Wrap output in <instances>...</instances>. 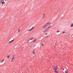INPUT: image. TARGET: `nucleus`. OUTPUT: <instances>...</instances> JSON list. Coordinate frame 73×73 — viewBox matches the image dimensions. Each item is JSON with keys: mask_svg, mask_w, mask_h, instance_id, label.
Returning a JSON list of instances; mask_svg holds the SVG:
<instances>
[{"mask_svg": "<svg viewBox=\"0 0 73 73\" xmlns=\"http://www.w3.org/2000/svg\"><path fill=\"white\" fill-rule=\"evenodd\" d=\"M4 0H1L0 3L2 4H4L5 2H4Z\"/></svg>", "mask_w": 73, "mask_h": 73, "instance_id": "f257e3e1", "label": "nucleus"}, {"mask_svg": "<svg viewBox=\"0 0 73 73\" xmlns=\"http://www.w3.org/2000/svg\"><path fill=\"white\" fill-rule=\"evenodd\" d=\"M14 58H15V55L13 56V57L11 59V62H13V61Z\"/></svg>", "mask_w": 73, "mask_h": 73, "instance_id": "f03ea898", "label": "nucleus"}, {"mask_svg": "<svg viewBox=\"0 0 73 73\" xmlns=\"http://www.w3.org/2000/svg\"><path fill=\"white\" fill-rule=\"evenodd\" d=\"M14 40H15V39H14L13 40L7 42V44H10V43H11V42H13V41Z\"/></svg>", "mask_w": 73, "mask_h": 73, "instance_id": "7ed1b4c3", "label": "nucleus"}, {"mask_svg": "<svg viewBox=\"0 0 73 73\" xmlns=\"http://www.w3.org/2000/svg\"><path fill=\"white\" fill-rule=\"evenodd\" d=\"M48 31V28H47L46 30L43 32V33H44L46 32H47Z\"/></svg>", "mask_w": 73, "mask_h": 73, "instance_id": "20e7f679", "label": "nucleus"}, {"mask_svg": "<svg viewBox=\"0 0 73 73\" xmlns=\"http://www.w3.org/2000/svg\"><path fill=\"white\" fill-rule=\"evenodd\" d=\"M34 38H30L29 40L28 41H30V40H32Z\"/></svg>", "mask_w": 73, "mask_h": 73, "instance_id": "39448f33", "label": "nucleus"}, {"mask_svg": "<svg viewBox=\"0 0 73 73\" xmlns=\"http://www.w3.org/2000/svg\"><path fill=\"white\" fill-rule=\"evenodd\" d=\"M68 70H66V71H65V72L66 73H68Z\"/></svg>", "mask_w": 73, "mask_h": 73, "instance_id": "423d86ee", "label": "nucleus"}, {"mask_svg": "<svg viewBox=\"0 0 73 73\" xmlns=\"http://www.w3.org/2000/svg\"><path fill=\"white\" fill-rule=\"evenodd\" d=\"M49 36V35L48 34L46 36V37H48Z\"/></svg>", "mask_w": 73, "mask_h": 73, "instance_id": "0eeeda50", "label": "nucleus"}, {"mask_svg": "<svg viewBox=\"0 0 73 73\" xmlns=\"http://www.w3.org/2000/svg\"><path fill=\"white\" fill-rule=\"evenodd\" d=\"M46 26L45 25H44V26H43V27L42 28V29H44V28H45V27H46Z\"/></svg>", "mask_w": 73, "mask_h": 73, "instance_id": "6e6552de", "label": "nucleus"}, {"mask_svg": "<svg viewBox=\"0 0 73 73\" xmlns=\"http://www.w3.org/2000/svg\"><path fill=\"white\" fill-rule=\"evenodd\" d=\"M35 28V27H33L31 29V30H32L33 29Z\"/></svg>", "mask_w": 73, "mask_h": 73, "instance_id": "1a4fd4ad", "label": "nucleus"}, {"mask_svg": "<svg viewBox=\"0 0 73 73\" xmlns=\"http://www.w3.org/2000/svg\"><path fill=\"white\" fill-rule=\"evenodd\" d=\"M55 70H57V67H55V69H54V70L55 71Z\"/></svg>", "mask_w": 73, "mask_h": 73, "instance_id": "9d476101", "label": "nucleus"}, {"mask_svg": "<svg viewBox=\"0 0 73 73\" xmlns=\"http://www.w3.org/2000/svg\"><path fill=\"white\" fill-rule=\"evenodd\" d=\"M50 24H51V23H50V22H48V23H47V24H48V25H49Z\"/></svg>", "mask_w": 73, "mask_h": 73, "instance_id": "9b49d317", "label": "nucleus"}, {"mask_svg": "<svg viewBox=\"0 0 73 73\" xmlns=\"http://www.w3.org/2000/svg\"><path fill=\"white\" fill-rule=\"evenodd\" d=\"M32 31V30L30 29L27 31V32H29V31Z\"/></svg>", "mask_w": 73, "mask_h": 73, "instance_id": "f8f14e48", "label": "nucleus"}, {"mask_svg": "<svg viewBox=\"0 0 73 73\" xmlns=\"http://www.w3.org/2000/svg\"><path fill=\"white\" fill-rule=\"evenodd\" d=\"M70 27H73V24H72L70 25Z\"/></svg>", "mask_w": 73, "mask_h": 73, "instance_id": "ddd939ff", "label": "nucleus"}, {"mask_svg": "<svg viewBox=\"0 0 73 73\" xmlns=\"http://www.w3.org/2000/svg\"><path fill=\"white\" fill-rule=\"evenodd\" d=\"M36 40H37V38H35V39H34V42H35V41H36Z\"/></svg>", "mask_w": 73, "mask_h": 73, "instance_id": "4468645a", "label": "nucleus"}, {"mask_svg": "<svg viewBox=\"0 0 73 73\" xmlns=\"http://www.w3.org/2000/svg\"><path fill=\"white\" fill-rule=\"evenodd\" d=\"M45 25L46 26V27H47V26H48V23H47Z\"/></svg>", "mask_w": 73, "mask_h": 73, "instance_id": "2eb2a0df", "label": "nucleus"}, {"mask_svg": "<svg viewBox=\"0 0 73 73\" xmlns=\"http://www.w3.org/2000/svg\"><path fill=\"white\" fill-rule=\"evenodd\" d=\"M55 72H56V73H58V71H57L56 70H55L54 71Z\"/></svg>", "mask_w": 73, "mask_h": 73, "instance_id": "dca6fc26", "label": "nucleus"}, {"mask_svg": "<svg viewBox=\"0 0 73 73\" xmlns=\"http://www.w3.org/2000/svg\"><path fill=\"white\" fill-rule=\"evenodd\" d=\"M33 54H35V51H33Z\"/></svg>", "mask_w": 73, "mask_h": 73, "instance_id": "f3484780", "label": "nucleus"}, {"mask_svg": "<svg viewBox=\"0 0 73 73\" xmlns=\"http://www.w3.org/2000/svg\"><path fill=\"white\" fill-rule=\"evenodd\" d=\"M52 27L51 26H49L47 28H48V29H49V28H50Z\"/></svg>", "mask_w": 73, "mask_h": 73, "instance_id": "a211bd4d", "label": "nucleus"}, {"mask_svg": "<svg viewBox=\"0 0 73 73\" xmlns=\"http://www.w3.org/2000/svg\"><path fill=\"white\" fill-rule=\"evenodd\" d=\"M4 60H2L1 61V62L2 63L3 62H4Z\"/></svg>", "mask_w": 73, "mask_h": 73, "instance_id": "6ab92c4d", "label": "nucleus"}, {"mask_svg": "<svg viewBox=\"0 0 73 73\" xmlns=\"http://www.w3.org/2000/svg\"><path fill=\"white\" fill-rule=\"evenodd\" d=\"M66 33V32H63V33H62V34H64V33Z\"/></svg>", "mask_w": 73, "mask_h": 73, "instance_id": "aec40b11", "label": "nucleus"}, {"mask_svg": "<svg viewBox=\"0 0 73 73\" xmlns=\"http://www.w3.org/2000/svg\"><path fill=\"white\" fill-rule=\"evenodd\" d=\"M42 46H44V43H42Z\"/></svg>", "mask_w": 73, "mask_h": 73, "instance_id": "412c9836", "label": "nucleus"}, {"mask_svg": "<svg viewBox=\"0 0 73 73\" xmlns=\"http://www.w3.org/2000/svg\"><path fill=\"white\" fill-rule=\"evenodd\" d=\"M20 29H18V32H20Z\"/></svg>", "mask_w": 73, "mask_h": 73, "instance_id": "4be33fe9", "label": "nucleus"}, {"mask_svg": "<svg viewBox=\"0 0 73 73\" xmlns=\"http://www.w3.org/2000/svg\"><path fill=\"white\" fill-rule=\"evenodd\" d=\"M7 58H9V56H7Z\"/></svg>", "mask_w": 73, "mask_h": 73, "instance_id": "5701e85b", "label": "nucleus"}, {"mask_svg": "<svg viewBox=\"0 0 73 73\" xmlns=\"http://www.w3.org/2000/svg\"><path fill=\"white\" fill-rule=\"evenodd\" d=\"M56 67H56V66H54V67L55 68H56Z\"/></svg>", "mask_w": 73, "mask_h": 73, "instance_id": "b1692460", "label": "nucleus"}, {"mask_svg": "<svg viewBox=\"0 0 73 73\" xmlns=\"http://www.w3.org/2000/svg\"><path fill=\"white\" fill-rule=\"evenodd\" d=\"M45 16V14H44V17L43 18H44V16Z\"/></svg>", "mask_w": 73, "mask_h": 73, "instance_id": "393cba45", "label": "nucleus"}, {"mask_svg": "<svg viewBox=\"0 0 73 73\" xmlns=\"http://www.w3.org/2000/svg\"><path fill=\"white\" fill-rule=\"evenodd\" d=\"M49 34H47V33H46V34H45V35H48Z\"/></svg>", "mask_w": 73, "mask_h": 73, "instance_id": "a878e982", "label": "nucleus"}, {"mask_svg": "<svg viewBox=\"0 0 73 73\" xmlns=\"http://www.w3.org/2000/svg\"><path fill=\"white\" fill-rule=\"evenodd\" d=\"M30 48H32V46H30Z\"/></svg>", "mask_w": 73, "mask_h": 73, "instance_id": "bb28decb", "label": "nucleus"}, {"mask_svg": "<svg viewBox=\"0 0 73 73\" xmlns=\"http://www.w3.org/2000/svg\"><path fill=\"white\" fill-rule=\"evenodd\" d=\"M60 31H57V33H58V32H59Z\"/></svg>", "mask_w": 73, "mask_h": 73, "instance_id": "cd10ccee", "label": "nucleus"}, {"mask_svg": "<svg viewBox=\"0 0 73 73\" xmlns=\"http://www.w3.org/2000/svg\"><path fill=\"white\" fill-rule=\"evenodd\" d=\"M34 50H36V49H34Z\"/></svg>", "mask_w": 73, "mask_h": 73, "instance_id": "c85d7f7f", "label": "nucleus"}, {"mask_svg": "<svg viewBox=\"0 0 73 73\" xmlns=\"http://www.w3.org/2000/svg\"><path fill=\"white\" fill-rule=\"evenodd\" d=\"M55 46V45H54V46Z\"/></svg>", "mask_w": 73, "mask_h": 73, "instance_id": "c756f323", "label": "nucleus"}, {"mask_svg": "<svg viewBox=\"0 0 73 73\" xmlns=\"http://www.w3.org/2000/svg\"><path fill=\"white\" fill-rule=\"evenodd\" d=\"M62 69H63V68L62 67H61Z\"/></svg>", "mask_w": 73, "mask_h": 73, "instance_id": "7c9ffc66", "label": "nucleus"}, {"mask_svg": "<svg viewBox=\"0 0 73 73\" xmlns=\"http://www.w3.org/2000/svg\"><path fill=\"white\" fill-rule=\"evenodd\" d=\"M64 70V69H63V70Z\"/></svg>", "mask_w": 73, "mask_h": 73, "instance_id": "2f4dec72", "label": "nucleus"}]
</instances>
